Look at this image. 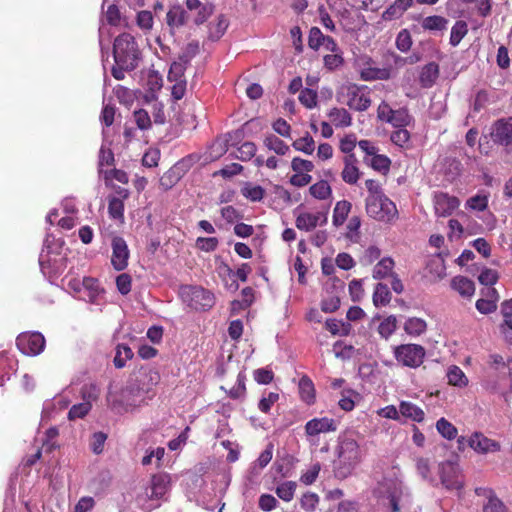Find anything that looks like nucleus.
Segmentation results:
<instances>
[{
  "mask_svg": "<svg viewBox=\"0 0 512 512\" xmlns=\"http://www.w3.org/2000/svg\"><path fill=\"white\" fill-rule=\"evenodd\" d=\"M83 401L73 405L68 413L70 420L84 418L92 408V402L97 400L99 396V389L95 384L85 385L82 390Z\"/></svg>",
  "mask_w": 512,
  "mask_h": 512,
  "instance_id": "6e6552de",
  "label": "nucleus"
},
{
  "mask_svg": "<svg viewBox=\"0 0 512 512\" xmlns=\"http://www.w3.org/2000/svg\"><path fill=\"white\" fill-rule=\"evenodd\" d=\"M424 355L425 354H395V357L399 364L416 368L423 363Z\"/></svg>",
  "mask_w": 512,
  "mask_h": 512,
  "instance_id": "c03bdc74",
  "label": "nucleus"
},
{
  "mask_svg": "<svg viewBox=\"0 0 512 512\" xmlns=\"http://www.w3.org/2000/svg\"><path fill=\"white\" fill-rule=\"evenodd\" d=\"M346 92V105L356 111H365L371 105L369 92L364 86L349 84L342 88Z\"/></svg>",
  "mask_w": 512,
  "mask_h": 512,
  "instance_id": "1a4fd4ad",
  "label": "nucleus"
},
{
  "mask_svg": "<svg viewBox=\"0 0 512 512\" xmlns=\"http://www.w3.org/2000/svg\"><path fill=\"white\" fill-rule=\"evenodd\" d=\"M451 287L464 298H471L475 293V284L464 276H456L451 280Z\"/></svg>",
  "mask_w": 512,
  "mask_h": 512,
  "instance_id": "b1692460",
  "label": "nucleus"
},
{
  "mask_svg": "<svg viewBox=\"0 0 512 512\" xmlns=\"http://www.w3.org/2000/svg\"><path fill=\"white\" fill-rule=\"evenodd\" d=\"M273 457V445L269 444L264 451L261 452L257 460L251 466V473L258 475L265 468Z\"/></svg>",
  "mask_w": 512,
  "mask_h": 512,
  "instance_id": "f704fd0d",
  "label": "nucleus"
},
{
  "mask_svg": "<svg viewBox=\"0 0 512 512\" xmlns=\"http://www.w3.org/2000/svg\"><path fill=\"white\" fill-rule=\"evenodd\" d=\"M292 145L297 151L308 155H311L315 150V142L309 134L295 140Z\"/></svg>",
  "mask_w": 512,
  "mask_h": 512,
  "instance_id": "49530a36",
  "label": "nucleus"
},
{
  "mask_svg": "<svg viewBox=\"0 0 512 512\" xmlns=\"http://www.w3.org/2000/svg\"><path fill=\"white\" fill-rule=\"evenodd\" d=\"M257 148L253 142H244L235 155L241 161L250 160L256 154Z\"/></svg>",
  "mask_w": 512,
  "mask_h": 512,
  "instance_id": "603ef678",
  "label": "nucleus"
},
{
  "mask_svg": "<svg viewBox=\"0 0 512 512\" xmlns=\"http://www.w3.org/2000/svg\"><path fill=\"white\" fill-rule=\"evenodd\" d=\"M427 329V323L424 319L418 317L408 318L404 324V330L411 336H419Z\"/></svg>",
  "mask_w": 512,
  "mask_h": 512,
  "instance_id": "473e14b6",
  "label": "nucleus"
},
{
  "mask_svg": "<svg viewBox=\"0 0 512 512\" xmlns=\"http://www.w3.org/2000/svg\"><path fill=\"white\" fill-rule=\"evenodd\" d=\"M360 77L364 81L387 80L391 77V69L378 68L371 64L369 67L363 68Z\"/></svg>",
  "mask_w": 512,
  "mask_h": 512,
  "instance_id": "cd10ccee",
  "label": "nucleus"
},
{
  "mask_svg": "<svg viewBox=\"0 0 512 512\" xmlns=\"http://www.w3.org/2000/svg\"><path fill=\"white\" fill-rule=\"evenodd\" d=\"M300 103L307 109H313L317 106V91L312 88H305L299 94Z\"/></svg>",
  "mask_w": 512,
  "mask_h": 512,
  "instance_id": "de8ad7c7",
  "label": "nucleus"
},
{
  "mask_svg": "<svg viewBox=\"0 0 512 512\" xmlns=\"http://www.w3.org/2000/svg\"><path fill=\"white\" fill-rule=\"evenodd\" d=\"M327 117L336 128H347L352 124V117L345 108L333 107L327 112Z\"/></svg>",
  "mask_w": 512,
  "mask_h": 512,
  "instance_id": "4be33fe9",
  "label": "nucleus"
},
{
  "mask_svg": "<svg viewBox=\"0 0 512 512\" xmlns=\"http://www.w3.org/2000/svg\"><path fill=\"white\" fill-rule=\"evenodd\" d=\"M314 198L324 200L331 195V187L326 181H319L313 184L309 189Z\"/></svg>",
  "mask_w": 512,
  "mask_h": 512,
  "instance_id": "8fccbe9b",
  "label": "nucleus"
},
{
  "mask_svg": "<svg viewBox=\"0 0 512 512\" xmlns=\"http://www.w3.org/2000/svg\"><path fill=\"white\" fill-rule=\"evenodd\" d=\"M364 162L371 166L374 170L385 173L389 170L390 160L384 155L377 154V152L371 158H364Z\"/></svg>",
  "mask_w": 512,
  "mask_h": 512,
  "instance_id": "4c0bfd02",
  "label": "nucleus"
},
{
  "mask_svg": "<svg viewBox=\"0 0 512 512\" xmlns=\"http://www.w3.org/2000/svg\"><path fill=\"white\" fill-rule=\"evenodd\" d=\"M391 300V293L388 287L382 283H378L373 294V303L376 307L385 306Z\"/></svg>",
  "mask_w": 512,
  "mask_h": 512,
  "instance_id": "ea45409f",
  "label": "nucleus"
},
{
  "mask_svg": "<svg viewBox=\"0 0 512 512\" xmlns=\"http://www.w3.org/2000/svg\"><path fill=\"white\" fill-rule=\"evenodd\" d=\"M218 243L216 237H199L196 240V247L205 252H212L217 248Z\"/></svg>",
  "mask_w": 512,
  "mask_h": 512,
  "instance_id": "e2e57ef3",
  "label": "nucleus"
},
{
  "mask_svg": "<svg viewBox=\"0 0 512 512\" xmlns=\"http://www.w3.org/2000/svg\"><path fill=\"white\" fill-rule=\"evenodd\" d=\"M264 145L278 155H285L289 152V146L274 134L265 137Z\"/></svg>",
  "mask_w": 512,
  "mask_h": 512,
  "instance_id": "c9c22d12",
  "label": "nucleus"
},
{
  "mask_svg": "<svg viewBox=\"0 0 512 512\" xmlns=\"http://www.w3.org/2000/svg\"><path fill=\"white\" fill-rule=\"evenodd\" d=\"M180 173L177 167H172L167 172H165L160 178V186L164 190H168L172 188L177 182L180 180Z\"/></svg>",
  "mask_w": 512,
  "mask_h": 512,
  "instance_id": "37998d69",
  "label": "nucleus"
},
{
  "mask_svg": "<svg viewBox=\"0 0 512 512\" xmlns=\"http://www.w3.org/2000/svg\"><path fill=\"white\" fill-rule=\"evenodd\" d=\"M229 22L224 15H218L208 25V38L212 41L219 40L226 32Z\"/></svg>",
  "mask_w": 512,
  "mask_h": 512,
  "instance_id": "a878e982",
  "label": "nucleus"
},
{
  "mask_svg": "<svg viewBox=\"0 0 512 512\" xmlns=\"http://www.w3.org/2000/svg\"><path fill=\"white\" fill-rule=\"evenodd\" d=\"M319 503V496L315 493H305L300 500L302 509L305 511H313Z\"/></svg>",
  "mask_w": 512,
  "mask_h": 512,
  "instance_id": "0e129e2a",
  "label": "nucleus"
},
{
  "mask_svg": "<svg viewBox=\"0 0 512 512\" xmlns=\"http://www.w3.org/2000/svg\"><path fill=\"white\" fill-rule=\"evenodd\" d=\"M179 295L186 306L196 311L208 310L215 304L214 294L201 286H181Z\"/></svg>",
  "mask_w": 512,
  "mask_h": 512,
  "instance_id": "39448f33",
  "label": "nucleus"
},
{
  "mask_svg": "<svg viewBox=\"0 0 512 512\" xmlns=\"http://www.w3.org/2000/svg\"><path fill=\"white\" fill-rule=\"evenodd\" d=\"M185 5L196 25L206 22L214 9L213 5L205 0H185Z\"/></svg>",
  "mask_w": 512,
  "mask_h": 512,
  "instance_id": "4468645a",
  "label": "nucleus"
},
{
  "mask_svg": "<svg viewBox=\"0 0 512 512\" xmlns=\"http://www.w3.org/2000/svg\"><path fill=\"white\" fill-rule=\"evenodd\" d=\"M492 363L496 369L507 368L508 373L512 376V356H508L506 360H504L502 354H492Z\"/></svg>",
  "mask_w": 512,
  "mask_h": 512,
  "instance_id": "774afa93",
  "label": "nucleus"
},
{
  "mask_svg": "<svg viewBox=\"0 0 512 512\" xmlns=\"http://www.w3.org/2000/svg\"><path fill=\"white\" fill-rule=\"evenodd\" d=\"M336 453L338 459L335 463V474L339 478H347L364 456L354 431H347L339 436Z\"/></svg>",
  "mask_w": 512,
  "mask_h": 512,
  "instance_id": "f03ea898",
  "label": "nucleus"
},
{
  "mask_svg": "<svg viewBox=\"0 0 512 512\" xmlns=\"http://www.w3.org/2000/svg\"><path fill=\"white\" fill-rule=\"evenodd\" d=\"M459 205L460 201L458 198L446 193H438L434 197L435 213L441 217L449 216Z\"/></svg>",
  "mask_w": 512,
  "mask_h": 512,
  "instance_id": "6ab92c4d",
  "label": "nucleus"
},
{
  "mask_svg": "<svg viewBox=\"0 0 512 512\" xmlns=\"http://www.w3.org/2000/svg\"><path fill=\"white\" fill-rule=\"evenodd\" d=\"M358 144L357 138L355 134H347L345 135L341 140L339 144V149L341 152L345 153L346 155L354 154L353 150Z\"/></svg>",
  "mask_w": 512,
  "mask_h": 512,
  "instance_id": "6e6d98bb",
  "label": "nucleus"
},
{
  "mask_svg": "<svg viewBox=\"0 0 512 512\" xmlns=\"http://www.w3.org/2000/svg\"><path fill=\"white\" fill-rule=\"evenodd\" d=\"M325 35L318 27H312L309 32L308 45L313 50H318L323 43Z\"/></svg>",
  "mask_w": 512,
  "mask_h": 512,
  "instance_id": "bf43d9fd",
  "label": "nucleus"
},
{
  "mask_svg": "<svg viewBox=\"0 0 512 512\" xmlns=\"http://www.w3.org/2000/svg\"><path fill=\"white\" fill-rule=\"evenodd\" d=\"M410 122V115L406 109H398L393 110L391 114V118L388 123L392 124L394 127L400 128L405 127Z\"/></svg>",
  "mask_w": 512,
  "mask_h": 512,
  "instance_id": "3c124183",
  "label": "nucleus"
},
{
  "mask_svg": "<svg viewBox=\"0 0 512 512\" xmlns=\"http://www.w3.org/2000/svg\"><path fill=\"white\" fill-rule=\"evenodd\" d=\"M343 170L341 172L342 180L349 184L354 185L358 182L361 172L357 166V158L355 154L346 155L343 159Z\"/></svg>",
  "mask_w": 512,
  "mask_h": 512,
  "instance_id": "412c9836",
  "label": "nucleus"
},
{
  "mask_svg": "<svg viewBox=\"0 0 512 512\" xmlns=\"http://www.w3.org/2000/svg\"><path fill=\"white\" fill-rule=\"evenodd\" d=\"M396 328L397 319L395 316L390 315L380 322L378 332L383 338L387 339L395 332Z\"/></svg>",
  "mask_w": 512,
  "mask_h": 512,
  "instance_id": "a18cd8bd",
  "label": "nucleus"
},
{
  "mask_svg": "<svg viewBox=\"0 0 512 512\" xmlns=\"http://www.w3.org/2000/svg\"><path fill=\"white\" fill-rule=\"evenodd\" d=\"M448 21L441 16H429L423 19L422 27L429 31H442L447 28Z\"/></svg>",
  "mask_w": 512,
  "mask_h": 512,
  "instance_id": "a19ab883",
  "label": "nucleus"
},
{
  "mask_svg": "<svg viewBox=\"0 0 512 512\" xmlns=\"http://www.w3.org/2000/svg\"><path fill=\"white\" fill-rule=\"evenodd\" d=\"M114 59L122 69H135L139 60V50L133 36L128 33L119 35L114 41Z\"/></svg>",
  "mask_w": 512,
  "mask_h": 512,
  "instance_id": "20e7f679",
  "label": "nucleus"
},
{
  "mask_svg": "<svg viewBox=\"0 0 512 512\" xmlns=\"http://www.w3.org/2000/svg\"><path fill=\"white\" fill-rule=\"evenodd\" d=\"M337 430V422L328 417L313 418L305 424V433L308 437H315L321 433Z\"/></svg>",
  "mask_w": 512,
  "mask_h": 512,
  "instance_id": "dca6fc26",
  "label": "nucleus"
},
{
  "mask_svg": "<svg viewBox=\"0 0 512 512\" xmlns=\"http://www.w3.org/2000/svg\"><path fill=\"white\" fill-rule=\"evenodd\" d=\"M291 168L296 173H309L314 169V164L309 160L295 157L291 162Z\"/></svg>",
  "mask_w": 512,
  "mask_h": 512,
  "instance_id": "4d7b16f0",
  "label": "nucleus"
},
{
  "mask_svg": "<svg viewBox=\"0 0 512 512\" xmlns=\"http://www.w3.org/2000/svg\"><path fill=\"white\" fill-rule=\"evenodd\" d=\"M69 285L79 292L83 290L88 298V301L91 303H99L104 294V290L100 287L98 280L93 277H84L81 282L82 288H80L79 283L76 282H70Z\"/></svg>",
  "mask_w": 512,
  "mask_h": 512,
  "instance_id": "2eb2a0df",
  "label": "nucleus"
},
{
  "mask_svg": "<svg viewBox=\"0 0 512 512\" xmlns=\"http://www.w3.org/2000/svg\"><path fill=\"white\" fill-rule=\"evenodd\" d=\"M242 194L252 201H259L263 198L264 190L258 185H247L242 189Z\"/></svg>",
  "mask_w": 512,
  "mask_h": 512,
  "instance_id": "338daca9",
  "label": "nucleus"
},
{
  "mask_svg": "<svg viewBox=\"0 0 512 512\" xmlns=\"http://www.w3.org/2000/svg\"><path fill=\"white\" fill-rule=\"evenodd\" d=\"M323 61L325 68L332 71L342 66L344 59L339 50V52H332V54L325 55Z\"/></svg>",
  "mask_w": 512,
  "mask_h": 512,
  "instance_id": "5fc2aeb1",
  "label": "nucleus"
},
{
  "mask_svg": "<svg viewBox=\"0 0 512 512\" xmlns=\"http://www.w3.org/2000/svg\"><path fill=\"white\" fill-rule=\"evenodd\" d=\"M491 137L501 145H509L512 140V119L497 121L492 126Z\"/></svg>",
  "mask_w": 512,
  "mask_h": 512,
  "instance_id": "aec40b11",
  "label": "nucleus"
},
{
  "mask_svg": "<svg viewBox=\"0 0 512 512\" xmlns=\"http://www.w3.org/2000/svg\"><path fill=\"white\" fill-rule=\"evenodd\" d=\"M467 32V24L464 21H457L451 29L450 44L452 46H457Z\"/></svg>",
  "mask_w": 512,
  "mask_h": 512,
  "instance_id": "09e8293b",
  "label": "nucleus"
},
{
  "mask_svg": "<svg viewBox=\"0 0 512 512\" xmlns=\"http://www.w3.org/2000/svg\"><path fill=\"white\" fill-rule=\"evenodd\" d=\"M400 416L410 419L414 422H422L425 418L423 409L410 401H401L399 403Z\"/></svg>",
  "mask_w": 512,
  "mask_h": 512,
  "instance_id": "5701e85b",
  "label": "nucleus"
},
{
  "mask_svg": "<svg viewBox=\"0 0 512 512\" xmlns=\"http://www.w3.org/2000/svg\"><path fill=\"white\" fill-rule=\"evenodd\" d=\"M466 206L472 210L484 211L488 206V198L486 195H475L467 200Z\"/></svg>",
  "mask_w": 512,
  "mask_h": 512,
  "instance_id": "052dcab7",
  "label": "nucleus"
},
{
  "mask_svg": "<svg viewBox=\"0 0 512 512\" xmlns=\"http://www.w3.org/2000/svg\"><path fill=\"white\" fill-rule=\"evenodd\" d=\"M361 399L358 392L348 389L342 392L341 398L339 399V406L342 410L349 412L352 411L356 403Z\"/></svg>",
  "mask_w": 512,
  "mask_h": 512,
  "instance_id": "72a5a7b5",
  "label": "nucleus"
},
{
  "mask_svg": "<svg viewBox=\"0 0 512 512\" xmlns=\"http://www.w3.org/2000/svg\"><path fill=\"white\" fill-rule=\"evenodd\" d=\"M351 210V203L346 200L338 201L333 210L332 222L336 227L341 226L347 219Z\"/></svg>",
  "mask_w": 512,
  "mask_h": 512,
  "instance_id": "c756f323",
  "label": "nucleus"
},
{
  "mask_svg": "<svg viewBox=\"0 0 512 512\" xmlns=\"http://www.w3.org/2000/svg\"><path fill=\"white\" fill-rule=\"evenodd\" d=\"M172 486V477L166 472L154 474L146 488V496L150 500L166 501Z\"/></svg>",
  "mask_w": 512,
  "mask_h": 512,
  "instance_id": "0eeeda50",
  "label": "nucleus"
},
{
  "mask_svg": "<svg viewBox=\"0 0 512 512\" xmlns=\"http://www.w3.org/2000/svg\"><path fill=\"white\" fill-rule=\"evenodd\" d=\"M446 377L450 385L458 388H464L469 383L468 378L462 369L455 365L448 367Z\"/></svg>",
  "mask_w": 512,
  "mask_h": 512,
  "instance_id": "c85d7f7f",
  "label": "nucleus"
},
{
  "mask_svg": "<svg viewBox=\"0 0 512 512\" xmlns=\"http://www.w3.org/2000/svg\"><path fill=\"white\" fill-rule=\"evenodd\" d=\"M299 395L303 402L312 405L316 399V391L312 380L304 375L298 383Z\"/></svg>",
  "mask_w": 512,
  "mask_h": 512,
  "instance_id": "393cba45",
  "label": "nucleus"
},
{
  "mask_svg": "<svg viewBox=\"0 0 512 512\" xmlns=\"http://www.w3.org/2000/svg\"><path fill=\"white\" fill-rule=\"evenodd\" d=\"M366 212L371 218L386 223L398 216L396 205L387 196L366 198Z\"/></svg>",
  "mask_w": 512,
  "mask_h": 512,
  "instance_id": "423d86ee",
  "label": "nucleus"
},
{
  "mask_svg": "<svg viewBox=\"0 0 512 512\" xmlns=\"http://www.w3.org/2000/svg\"><path fill=\"white\" fill-rule=\"evenodd\" d=\"M436 429L447 440H453L457 437V428L443 417L436 422Z\"/></svg>",
  "mask_w": 512,
  "mask_h": 512,
  "instance_id": "58836bf2",
  "label": "nucleus"
},
{
  "mask_svg": "<svg viewBox=\"0 0 512 512\" xmlns=\"http://www.w3.org/2000/svg\"><path fill=\"white\" fill-rule=\"evenodd\" d=\"M187 63L183 60L175 61L171 64L169 72H168V81L176 82V81H186L184 79V72L186 70Z\"/></svg>",
  "mask_w": 512,
  "mask_h": 512,
  "instance_id": "79ce46f5",
  "label": "nucleus"
},
{
  "mask_svg": "<svg viewBox=\"0 0 512 512\" xmlns=\"http://www.w3.org/2000/svg\"><path fill=\"white\" fill-rule=\"evenodd\" d=\"M394 261L390 257L382 258L373 268L374 279H384L393 275Z\"/></svg>",
  "mask_w": 512,
  "mask_h": 512,
  "instance_id": "2f4dec72",
  "label": "nucleus"
},
{
  "mask_svg": "<svg viewBox=\"0 0 512 512\" xmlns=\"http://www.w3.org/2000/svg\"><path fill=\"white\" fill-rule=\"evenodd\" d=\"M425 276L431 282H438L446 276L445 260L441 254L432 255L426 263Z\"/></svg>",
  "mask_w": 512,
  "mask_h": 512,
  "instance_id": "a211bd4d",
  "label": "nucleus"
},
{
  "mask_svg": "<svg viewBox=\"0 0 512 512\" xmlns=\"http://www.w3.org/2000/svg\"><path fill=\"white\" fill-rule=\"evenodd\" d=\"M111 264L117 271L124 270L128 265L129 249L126 241L121 237H114L111 242Z\"/></svg>",
  "mask_w": 512,
  "mask_h": 512,
  "instance_id": "ddd939ff",
  "label": "nucleus"
},
{
  "mask_svg": "<svg viewBox=\"0 0 512 512\" xmlns=\"http://www.w3.org/2000/svg\"><path fill=\"white\" fill-rule=\"evenodd\" d=\"M160 380L155 371L141 374L134 382H130L121 389L111 388L107 395V401L118 413L133 411L150 398V392Z\"/></svg>",
  "mask_w": 512,
  "mask_h": 512,
  "instance_id": "f257e3e1",
  "label": "nucleus"
},
{
  "mask_svg": "<svg viewBox=\"0 0 512 512\" xmlns=\"http://www.w3.org/2000/svg\"><path fill=\"white\" fill-rule=\"evenodd\" d=\"M187 20L186 11L179 5L171 7L166 14V23L171 29L183 26Z\"/></svg>",
  "mask_w": 512,
  "mask_h": 512,
  "instance_id": "bb28decb",
  "label": "nucleus"
},
{
  "mask_svg": "<svg viewBox=\"0 0 512 512\" xmlns=\"http://www.w3.org/2000/svg\"><path fill=\"white\" fill-rule=\"evenodd\" d=\"M478 280L482 285L492 286L498 280V273L493 269L484 268L478 276Z\"/></svg>",
  "mask_w": 512,
  "mask_h": 512,
  "instance_id": "69168bd1",
  "label": "nucleus"
},
{
  "mask_svg": "<svg viewBox=\"0 0 512 512\" xmlns=\"http://www.w3.org/2000/svg\"><path fill=\"white\" fill-rule=\"evenodd\" d=\"M327 221V211H303L297 215L295 225L300 230L311 231L317 226L325 225Z\"/></svg>",
  "mask_w": 512,
  "mask_h": 512,
  "instance_id": "f8f14e48",
  "label": "nucleus"
},
{
  "mask_svg": "<svg viewBox=\"0 0 512 512\" xmlns=\"http://www.w3.org/2000/svg\"><path fill=\"white\" fill-rule=\"evenodd\" d=\"M469 446L477 453L487 454L500 450V443L492 440L482 433L475 432L468 440Z\"/></svg>",
  "mask_w": 512,
  "mask_h": 512,
  "instance_id": "f3484780",
  "label": "nucleus"
},
{
  "mask_svg": "<svg viewBox=\"0 0 512 512\" xmlns=\"http://www.w3.org/2000/svg\"><path fill=\"white\" fill-rule=\"evenodd\" d=\"M45 338L40 332H23L16 338V346L20 352H42Z\"/></svg>",
  "mask_w": 512,
  "mask_h": 512,
  "instance_id": "9b49d317",
  "label": "nucleus"
},
{
  "mask_svg": "<svg viewBox=\"0 0 512 512\" xmlns=\"http://www.w3.org/2000/svg\"><path fill=\"white\" fill-rule=\"evenodd\" d=\"M279 400V394L275 392H269L264 395L259 401L258 408L263 413H268L271 407Z\"/></svg>",
  "mask_w": 512,
  "mask_h": 512,
  "instance_id": "680f3d73",
  "label": "nucleus"
},
{
  "mask_svg": "<svg viewBox=\"0 0 512 512\" xmlns=\"http://www.w3.org/2000/svg\"><path fill=\"white\" fill-rule=\"evenodd\" d=\"M326 328L334 335H347L350 331V325L342 321L332 319L326 322Z\"/></svg>",
  "mask_w": 512,
  "mask_h": 512,
  "instance_id": "864d4df0",
  "label": "nucleus"
},
{
  "mask_svg": "<svg viewBox=\"0 0 512 512\" xmlns=\"http://www.w3.org/2000/svg\"><path fill=\"white\" fill-rule=\"evenodd\" d=\"M439 474L442 484L450 490H460L463 480L457 462L445 461L439 465Z\"/></svg>",
  "mask_w": 512,
  "mask_h": 512,
  "instance_id": "9d476101",
  "label": "nucleus"
},
{
  "mask_svg": "<svg viewBox=\"0 0 512 512\" xmlns=\"http://www.w3.org/2000/svg\"><path fill=\"white\" fill-rule=\"evenodd\" d=\"M297 484L294 481H284L275 490L277 496L285 502H290L295 495Z\"/></svg>",
  "mask_w": 512,
  "mask_h": 512,
  "instance_id": "e433bc0d",
  "label": "nucleus"
},
{
  "mask_svg": "<svg viewBox=\"0 0 512 512\" xmlns=\"http://www.w3.org/2000/svg\"><path fill=\"white\" fill-rule=\"evenodd\" d=\"M439 75L438 65L435 63H429L425 65L420 73V82L423 87H431Z\"/></svg>",
  "mask_w": 512,
  "mask_h": 512,
  "instance_id": "7c9ffc66",
  "label": "nucleus"
},
{
  "mask_svg": "<svg viewBox=\"0 0 512 512\" xmlns=\"http://www.w3.org/2000/svg\"><path fill=\"white\" fill-rule=\"evenodd\" d=\"M321 470V466L319 463L313 464L307 471L303 472L300 476V481L305 485L313 484Z\"/></svg>",
  "mask_w": 512,
  "mask_h": 512,
  "instance_id": "13d9d810",
  "label": "nucleus"
},
{
  "mask_svg": "<svg viewBox=\"0 0 512 512\" xmlns=\"http://www.w3.org/2000/svg\"><path fill=\"white\" fill-rule=\"evenodd\" d=\"M377 493L388 500L392 512H406L411 508L412 496L399 480L384 479L379 483Z\"/></svg>",
  "mask_w": 512,
  "mask_h": 512,
  "instance_id": "7ed1b4c3",
  "label": "nucleus"
}]
</instances>
